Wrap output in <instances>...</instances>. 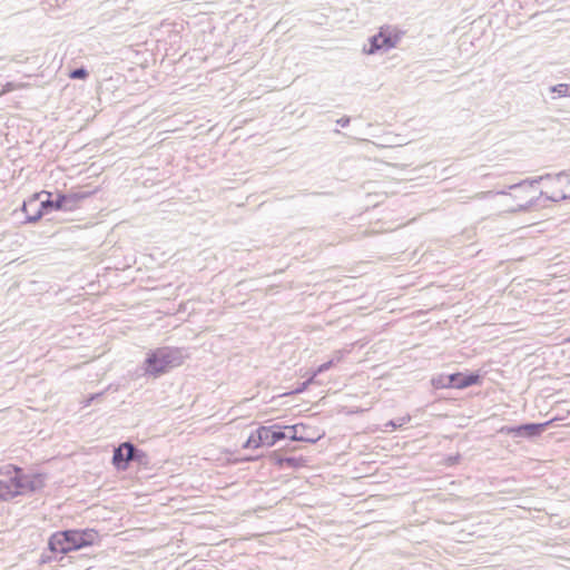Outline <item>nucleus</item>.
Here are the masks:
<instances>
[{
  "label": "nucleus",
  "mask_w": 570,
  "mask_h": 570,
  "mask_svg": "<svg viewBox=\"0 0 570 570\" xmlns=\"http://www.w3.org/2000/svg\"><path fill=\"white\" fill-rule=\"evenodd\" d=\"M286 436L287 433L282 431V428L278 425L261 426V440H263V444L266 446H273Z\"/></svg>",
  "instance_id": "nucleus-7"
},
{
  "label": "nucleus",
  "mask_w": 570,
  "mask_h": 570,
  "mask_svg": "<svg viewBox=\"0 0 570 570\" xmlns=\"http://www.w3.org/2000/svg\"><path fill=\"white\" fill-rule=\"evenodd\" d=\"M88 76V71L85 68H77L70 72L72 79H85Z\"/></svg>",
  "instance_id": "nucleus-23"
},
{
  "label": "nucleus",
  "mask_w": 570,
  "mask_h": 570,
  "mask_svg": "<svg viewBox=\"0 0 570 570\" xmlns=\"http://www.w3.org/2000/svg\"><path fill=\"white\" fill-rule=\"evenodd\" d=\"M377 35H379V38L381 41V47H382L383 52H387L389 50L394 48L393 42L390 41L389 36L385 33V31L383 30L382 27L380 28V31Z\"/></svg>",
  "instance_id": "nucleus-14"
},
{
  "label": "nucleus",
  "mask_w": 570,
  "mask_h": 570,
  "mask_svg": "<svg viewBox=\"0 0 570 570\" xmlns=\"http://www.w3.org/2000/svg\"><path fill=\"white\" fill-rule=\"evenodd\" d=\"M78 530H67L53 533L49 539V549L52 552L68 553L80 549Z\"/></svg>",
  "instance_id": "nucleus-5"
},
{
  "label": "nucleus",
  "mask_w": 570,
  "mask_h": 570,
  "mask_svg": "<svg viewBox=\"0 0 570 570\" xmlns=\"http://www.w3.org/2000/svg\"><path fill=\"white\" fill-rule=\"evenodd\" d=\"M66 198H71V199H68V202H66V205H72V210L76 208L78 202L80 199H83L85 198V194H68V195H65Z\"/></svg>",
  "instance_id": "nucleus-21"
},
{
  "label": "nucleus",
  "mask_w": 570,
  "mask_h": 570,
  "mask_svg": "<svg viewBox=\"0 0 570 570\" xmlns=\"http://www.w3.org/2000/svg\"><path fill=\"white\" fill-rule=\"evenodd\" d=\"M479 379H480V376L478 374H469V375L463 376V382L460 384H461L462 389H465L473 384H476Z\"/></svg>",
  "instance_id": "nucleus-19"
},
{
  "label": "nucleus",
  "mask_w": 570,
  "mask_h": 570,
  "mask_svg": "<svg viewBox=\"0 0 570 570\" xmlns=\"http://www.w3.org/2000/svg\"><path fill=\"white\" fill-rule=\"evenodd\" d=\"M337 124L342 127H346L348 124H350V118L348 117H343V118H340L337 120Z\"/></svg>",
  "instance_id": "nucleus-30"
},
{
  "label": "nucleus",
  "mask_w": 570,
  "mask_h": 570,
  "mask_svg": "<svg viewBox=\"0 0 570 570\" xmlns=\"http://www.w3.org/2000/svg\"><path fill=\"white\" fill-rule=\"evenodd\" d=\"M313 381H314V377H313V375H312V376H311L306 382H304V383L301 385V387L296 389L294 392H295V393H301V392H303V391L307 387V385H308V384H311Z\"/></svg>",
  "instance_id": "nucleus-29"
},
{
  "label": "nucleus",
  "mask_w": 570,
  "mask_h": 570,
  "mask_svg": "<svg viewBox=\"0 0 570 570\" xmlns=\"http://www.w3.org/2000/svg\"><path fill=\"white\" fill-rule=\"evenodd\" d=\"M552 92H556L559 97H570V85L558 83L550 88Z\"/></svg>",
  "instance_id": "nucleus-15"
},
{
  "label": "nucleus",
  "mask_w": 570,
  "mask_h": 570,
  "mask_svg": "<svg viewBox=\"0 0 570 570\" xmlns=\"http://www.w3.org/2000/svg\"><path fill=\"white\" fill-rule=\"evenodd\" d=\"M19 88H21V85H20V83L7 82V83L3 86L2 94L10 92V91L17 90V89H19Z\"/></svg>",
  "instance_id": "nucleus-26"
},
{
  "label": "nucleus",
  "mask_w": 570,
  "mask_h": 570,
  "mask_svg": "<svg viewBox=\"0 0 570 570\" xmlns=\"http://www.w3.org/2000/svg\"><path fill=\"white\" fill-rule=\"evenodd\" d=\"M276 464L279 465L281 468L285 466L286 464H285V461H284V458L278 456L276 459Z\"/></svg>",
  "instance_id": "nucleus-33"
},
{
  "label": "nucleus",
  "mask_w": 570,
  "mask_h": 570,
  "mask_svg": "<svg viewBox=\"0 0 570 570\" xmlns=\"http://www.w3.org/2000/svg\"><path fill=\"white\" fill-rule=\"evenodd\" d=\"M33 205H37V200H30L29 203H24L23 204V210L28 214V208L33 206Z\"/></svg>",
  "instance_id": "nucleus-31"
},
{
  "label": "nucleus",
  "mask_w": 570,
  "mask_h": 570,
  "mask_svg": "<svg viewBox=\"0 0 570 570\" xmlns=\"http://www.w3.org/2000/svg\"><path fill=\"white\" fill-rule=\"evenodd\" d=\"M382 28L389 36L390 41L393 42V46L395 48L402 40L404 31L394 26H383Z\"/></svg>",
  "instance_id": "nucleus-9"
},
{
  "label": "nucleus",
  "mask_w": 570,
  "mask_h": 570,
  "mask_svg": "<svg viewBox=\"0 0 570 570\" xmlns=\"http://www.w3.org/2000/svg\"><path fill=\"white\" fill-rule=\"evenodd\" d=\"M410 421V416L400 417L397 420L389 421L385 426H390L392 429L401 428Z\"/></svg>",
  "instance_id": "nucleus-22"
},
{
  "label": "nucleus",
  "mask_w": 570,
  "mask_h": 570,
  "mask_svg": "<svg viewBox=\"0 0 570 570\" xmlns=\"http://www.w3.org/2000/svg\"><path fill=\"white\" fill-rule=\"evenodd\" d=\"M122 444H124L125 452H126L125 460H127V462L129 463V461L135 459V454L137 452V449L131 443H129V442H126V443H122Z\"/></svg>",
  "instance_id": "nucleus-20"
},
{
  "label": "nucleus",
  "mask_w": 570,
  "mask_h": 570,
  "mask_svg": "<svg viewBox=\"0 0 570 570\" xmlns=\"http://www.w3.org/2000/svg\"><path fill=\"white\" fill-rule=\"evenodd\" d=\"M264 445L263 440H261V428H258L256 431H254L247 439V441L244 443L243 448L249 449L254 448L257 449L259 446Z\"/></svg>",
  "instance_id": "nucleus-11"
},
{
  "label": "nucleus",
  "mask_w": 570,
  "mask_h": 570,
  "mask_svg": "<svg viewBox=\"0 0 570 570\" xmlns=\"http://www.w3.org/2000/svg\"><path fill=\"white\" fill-rule=\"evenodd\" d=\"M0 474L10 476L9 480H0V500H10L17 495L33 492L41 487V480L21 473V469L11 464L0 468Z\"/></svg>",
  "instance_id": "nucleus-2"
},
{
  "label": "nucleus",
  "mask_w": 570,
  "mask_h": 570,
  "mask_svg": "<svg viewBox=\"0 0 570 570\" xmlns=\"http://www.w3.org/2000/svg\"><path fill=\"white\" fill-rule=\"evenodd\" d=\"M95 396H91L89 400H87L86 405H89L90 402L94 400Z\"/></svg>",
  "instance_id": "nucleus-34"
},
{
  "label": "nucleus",
  "mask_w": 570,
  "mask_h": 570,
  "mask_svg": "<svg viewBox=\"0 0 570 570\" xmlns=\"http://www.w3.org/2000/svg\"><path fill=\"white\" fill-rule=\"evenodd\" d=\"M78 538H79L78 540L80 541L79 546L81 549V548L90 546L95 542V540L97 538V532L94 530H85V531L78 530Z\"/></svg>",
  "instance_id": "nucleus-10"
},
{
  "label": "nucleus",
  "mask_w": 570,
  "mask_h": 570,
  "mask_svg": "<svg viewBox=\"0 0 570 570\" xmlns=\"http://www.w3.org/2000/svg\"><path fill=\"white\" fill-rule=\"evenodd\" d=\"M344 357V352L343 351H336L334 352L333 356L331 360H334V365L340 363Z\"/></svg>",
  "instance_id": "nucleus-28"
},
{
  "label": "nucleus",
  "mask_w": 570,
  "mask_h": 570,
  "mask_svg": "<svg viewBox=\"0 0 570 570\" xmlns=\"http://www.w3.org/2000/svg\"><path fill=\"white\" fill-rule=\"evenodd\" d=\"M550 422L529 423L519 426H504L500 431L517 438H532L542 433Z\"/></svg>",
  "instance_id": "nucleus-6"
},
{
  "label": "nucleus",
  "mask_w": 570,
  "mask_h": 570,
  "mask_svg": "<svg viewBox=\"0 0 570 570\" xmlns=\"http://www.w3.org/2000/svg\"><path fill=\"white\" fill-rule=\"evenodd\" d=\"M537 181L538 180L512 184L508 186L507 189L498 191H480L471 198L476 200L494 198V209L499 214L524 212L534 203L530 194L533 190V184Z\"/></svg>",
  "instance_id": "nucleus-1"
},
{
  "label": "nucleus",
  "mask_w": 570,
  "mask_h": 570,
  "mask_svg": "<svg viewBox=\"0 0 570 570\" xmlns=\"http://www.w3.org/2000/svg\"><path fill=\"white\" fill-rule=\"evenodd\" d=\"M69 198H66L65 195H59L56 200H53V208L61 210H72V205H66Z\"/></svg>",
  "instance_id": "nucleus-17"
},
{
  "label": "nucleus",
  "mask_w": 570,
  "mask_h": 570,
  "mask_svg": "<svg viewBox=\"0 0 570 570\" xmlns=\"http://www.w3.org/2000/svg\"><path fill=\"white\" fill-rule=\"evenodd\" d=\"M126 458V452L124 444L119 445L115 449L114 455H112V463L118 470H125L128 465Z\"/></svg>",
  "instance_id": "nucleus-8"
},
{
  "label": "nucleus",
  "mask_w": 570,
  "mask_h": 570,
  "mask_svg": "<svg viewBox=\"0 0 570 570\" xmlns=\"http://www.w3.org/2000/svg\"><path fill=\"white\" fill-rule=\"evenodd\" d=\"M334 365V360H330L328 362H325L323 364H321L315 371L314 373L312 374L313 377L315 379V376L320 373H323L327 370H330L332 366Z\"/></svg>",
  "instance_id": "nucleus-24"
},
{
  "label": "nucleus",
  "mask_w": 570,
  "mask_h": 570,
  "mask_svg": "<svg viewBox=\"0 0 570 570\" xmlns=\"http://www.w3.org/2000/svg\"><path fill=\"white\" fill-rule=\"evenodd\" d=\"M41 207L42 208H47V207H52L53 208V200H42L41 202Z\"/></svg>",
  "instance_id": "nucleus-32"
},
{
  "label": "nucleus",
  "mask_w": 570,
  "mask_h": 570,
  "mask_svg": "<svg viewBox=\"0 0 570 570\" xmlns=\"http://www.w3.org/2000/svg\"><path fill=\"white\" fill-rule=\"evenodd\" d=\"M285 466L297 469L304 465V460L302 458L287 456L284 458Z\"/></svg>",
  "instance_id": "nucleus-18"
},
{
  "label": "nucleus",
  "mask_w": 570,
  "mask_h": 570,
  "mask_svg": "<svg viewBox=\"0 0 570 570\" xmlns=\"http://www.w3.org/2000/svg\"><path fill=\"white\" fill-rule=\"evenodd\" d=\"M363 51L366 55H374L377 51H382L381 41L379 35H374L368 39V47H364Z\"/></svg>",
  "instance_id": "nucleus-13"
},
{
  "label": "nucleus",
  "mask_w": 570,
  "mask_h": 570,
  "mask_svg": "<svg viewBox=\"0 0 570 570\" xmlns=\"http://www.w3.org/2000/svg\"><path fill=\"white\" fill-rule=\"evenodd\" d=\"M285 429L288 430V432H289L286 438H289L293 441H311V442L316 441L315 439H306L302 435H297V425L286 426Z\"/></svg>",
  "instance_id": "nucleus-16"
},
{
  "label": "nucleus",
  "mask_w": 570,
  "mask_h": 570,
  "mask_svg": "<svg viewBox=\"0 0 570 570\" xmlns=\"http://www.w3.org/2000/svg\"><path fill=\"white\" fill-rule=\"evenodd\" d=\"M449 377H453L451 381V387L462 389L461 384L463 382V375L460 373L450 374Z\"/></svg>",
  "instance_id": "nucleus-25"
},
{
  "label": "nucleus",
  "mask_w": 570,
  "mask_h": 570,
  "mask_svg": "<svg viewBox=\"0 0 570 570\" xmlns=\"http://www.w3.org/2000/svg\"><path fill=\"white\" fill-rule=\"evenodd\" d=\"M185 355L181 350L175 347H159L150 351L144 362V373L157 377L173 367L183 364Z\"/></svg>",
  "instance_id": "nucleus-3"
},
{
  "label": "nucleus",
  "mask_w": 570,
  "mask_h": 570,
  "mask_svg": "<svg viewBox=\"0 0 570 570\" xmlns=\"http://www.w3.org/2000/svg\"><path fill=\"white\" fill-rule=\"evenodd\" d=\"M543 183L541 195L551 202L570 199V171L546 175L539 178Z\"/></svg>",
  "instance_id": "nucleus-4"
},
{
  "label": "nucleus",
  "mask_w": 570,
  "mask_h": 570,
  "mask_svg": "<svg viewBox=\"0 0 570 570\" xmlns=\"http://www.w3.org/2000/svg\"><path fill=\"white\" fill-rule=\"evenodd\" d=\"M453 377H449V375L440 374L432 377L431 383L434 389H449Z\"/></svg>",
  "instance_id": "nucleus-12"
},
{
  "label": "nucleus",
  "mask_w": 570,
  "mask_h": 570,
  "mask_svg": "<svg viewBox=\"0 0 570 570\" xmlns=\"http://www.w3.org/2000/svg\"><path fill=\"white\" fill-rule=\"evenodd\" d=\"M41 216H42L41 209H37L36 212H32V215H28L27 216V220L30 222V223H35L38 219H40Z\"/></svg>",
  "instance_id": "nucleus-27"
}]
</instances>
